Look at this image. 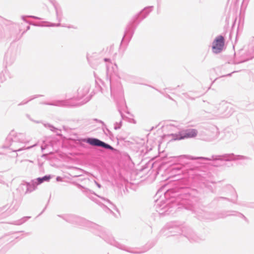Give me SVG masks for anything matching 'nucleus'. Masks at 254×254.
Wrapping results in <instances>:
<instances>
[{
  "instance_id": "4",
  "label": "nucleus",
  "mask_w": 254,
  "mask_h": 254,
  "mask_svg": "<svg viewBox=\"0 0 254 254\" xmlns=\"http://www.w3.org/2000/svg\"><path fill=\"white\" fill-rule=\"evenodd\" d=\"M103 60L108 63L106 64L107 85L103 83L102 84L103 87H101V91L102 93L106 94L110 90L111 96L116 102L122 119L124 120L125 116L123 115L122 110L126 108L127 105L124 98V91L121 83L114 80L116 76L117 66L116 64H113L109 58H104Z\"/></svg>"
},
{
  "instance_id": "9",
  "label": "nucleus",
  "mask_w": 254,
  "mask_h": 254,
  "mask_svg": "<svg viewBox=\"0 0 254 254\" xmlns=\"http://www.w3.org/2000/svg\"><path fill=\"white\" fill-rule=\"evenodd\" d=\"M73 184L78 189H80L82 193L86 197L97 204L106 207L111 212H112V210L118 211L116 206L112 203L108 199L97 195L93 190L85 188L77 183L74 182Z\"/></svg>"
},
{
  "instance_id": "35",
  "label": "nucleus",
  "mask_w": 254,
  "mask_h": 254,
  "mask_svg": "<svg viewBox=\"0 0 254 254\" xmlns=\"http://www.w3.org/2000/svg\"><path fill=\"white\" fill-rule=\"evenodd\" d=\"M227 187L231 191L232 193L236 196V198H237V195L236 194V191H235L234 188L231 186H228Z\"/></svg>"
},
{
  "instance_id": "28",
  "label": "nucleus",
  "mask_w": 254,
  "mask_h": 254,
  "mask_svg": "<svg viewBox=\"0 0 254 254\" xmlns=\"http://www.w3.org/2000/svg\"><path fill=\"white\" fill-rule=\"evenodd\" d=\"M43 95H35L34 96H33L32 98H30L28 100H24L23 101H22L19 104H18V106H21V105H25V104H27L28 102H29L30 101L33 100V99H35V98H38L39 97H41Z\"/></svg>"
},
{
  "instance_id": "23",
  "label": "nucleus",
  "mask_w": 254,
  "mask_h": 254,
  "mask_svg": "<svg viewBox=\"0 0 254 254\" xmlns=\"http://www.w3.org/2000/svg\"><path fill=\"white\" fill-rule=\"evenodd\" d=\"M52 176L50 175H45L42 177H39L37 178L36 182L38 185H40L44 182H49Z\"/></svg>"
},
{
  "instance_id": "39",
  "label": "nucleus",
  "mask_w": 254,
  "mask_h": 254,
  "mask_svg": "<svg viewBox=\"0 0 254 254\" xmlns=\"http://www.w3.org/2000/svg\"><path fill=\"white\" fill-rule=\"evenodd\" d=\"M56 180L57 181H62V178L61 177H57L56 178Z\"/></svg>"
},
{
  "instance_id": "25",
  "label": "nucleus",
  "mask_w": 254,
  "mask_h": 254,
  "mask_svg": "<svg viewBox=\"0 0 254 254\" xmlns=\"http://www.w3.org/2000/svg\"><path fill=\"white\" fill-rule=\"evenodd\" d=\"M227 200L229 201H231L233 203H236V199H230L227 197H222V196H219V197H215L213 200V202L214 203H216V202H218L220 201H221V200Z\"/></svg>"
},
{
  "instance_id": "46",
  "label": "nucleus",
  "mask_w": 254,
  "mask_h": 254,
  "mask_svg": "<svg viewBox=\"0 0 254 254\" xmlns=\"http://www.w3.org/2000/svg\"><path fill=\"white\" fill-rule=\"evenodd\" d=\"M161 190H159L157 193H160L161 192Z\"/></svg>"
},
{
  "instance_id": "33",
  "label": "nucleus",
  "mask_w": 254,
  "mask_h": 254,
  "mask_svg": "<svg viewBox=\"0 0 254 254\" xmlns=\"http://www.w3.org/2000/svg\"><path fill=\"white\" fill-rule=\"evenodd\" d=\"M250 59L248 58V59H242L240 60H237L236 59L234 60V64H239L240 63H244L246 61H247L248 60H249Z\"/></svg>"
},
{
  "instance_id": "50",
  "label": "nucleus",
  "mask_w": 254,
  "mask_h": 254,
  "mask_svg": "<svg viewBox=\"0 0 254 254\" xmlns=\"http://www.w3.org/2000/svg\"><path fill=\"white\" fill-rule=\"evenodd\" d=\"M168 97L169 99H171V97L169 95H168Z\"/></svg>"
},
{
  "instance_id": "29",
  "label": "nucleus",
  "mask_w": 254,
  "mask_h": 254,
  "mask_svg": "<svg viewBox=\"0 0 254 254\" xmlns=\"http://www.w3.org/2000/svg\"><path fill=\"white\" fill-rule=\"evenodd\" d=\"M31 17L35 19H40V18L38 17L35 16H32V15H28V16H24L23 15L21 16L22 19L25 22L28 23V21L26 19V17Z\"/></svg>"
},
{
  "instance_id": "12",
  "label": "nucleus",
  "mask_w": 254,
  "mask_h": 254,
  "mask_svg": "<svg viewBox=\"0 0 254 254\" xmlns=\"http://www.w3.org/2000/svg\"><path fill=\"white\" fill-rule=\"evenodd\" d=\"M19 232H16L12 234H7L0 238V254H5L6 252L17 242L15 241L19 238L17 234Z\"/></svg>"
},
{
  "instance_id": "11",
  "label": "nucleus",
  "mask_w": 254,
  "mask_h": 254,
  "mask_svg": "<svg viewBox=\"0 0 254 254\" xmlns=\"http://www.w3.org/2000/svg\"><path fill=\"white\" fill-rule=\"evenodd\" d=\"M212 107L213 109L210 113L218 117L228 118L234 112L231 105L225 101H222L215 106H212Z\"/></svg>"
},
{
  "instance_id": "14",
  "label": "nucleus",
  "mask_w": 254,
  "mask_h": 254,
  "mask_svg": "<svg viewBox=\"0 0 254 254\" xmlns=\"http://www.w3.org/2000/svg\"><path fill=\"white\" fill-rule=\"evenodd\" d=\"M81 141L86 142L93 146L100 147L106 150L115 151L116 149L110 144L94 137H88L81 139Z\"/></svg>"
},
{
  "instance_id": "26",
  "label": "nucleus",
  "mask_w": 254,
  "mask_h": 254,
  "mask_svg": "<svg viewBox=\"0 0 254 254\" xmlns=\"http://www.w3.org/2000/svg\"><path fill=\"white\" fill-rule=\"evenodd\" d=\"M193 93H194L193 92H188V93H184L183 95L187 98H189V99H190L191 100H194L195 98L199 97V95L193 96L192 95H193Z\"/></svg>"
},
{
  "instance_id": "45",
  "label": "nucleus",
  "mask_w": 254,
  "mask_h": 254,
  "mask_svg": "<svg viewBox=\"0 0 254 254\" xmlns=\"http://www.w3.org/2000/svg\"><path fill=\"white\" fill-rule=\"evenodd\" d=\"M68 28H74L72 26H69L67 27Z\"/></svg>"
},
{
  "instance_id": "16",
  "label": "nucleus",
  "mask_w": 254,
  "mask_h": 254,
  "mask_svg": "<svg viewBox=\"0 0 254 254\" xmlns=\"http://www.w3.org/2000/svg\"><path fill=\"white\" fill-rule=\"evenodd\" d=\"M225 39L223 36H217L212 43V51L215 54L220 53L224 45Z\"/></svg>"
},
{
  "instance_id": "32",
  "label": "nucleus",
  "mask_w": 254,
  "mask_h": 254,
  "mask_svg": "<svg viewBox=\"0 0 254 254\" xmlns=\"http://www.w3.org/2000/svg\"><path fill=\"white\" fill-rule=\"evenodd\" d=\"M87 60L89 62V63L90 64L91 66L95 68L96 67V64L94 63V62L93 61L92 58H89L87 57Z\"/></svg>"
},
{
  "instance_id": "30",
  "label": "nucleus",
  "mask_w": 254,
  "mask_h": 254,
  "mask_svg": "<svg viewBox=\"0 0 254 254\" xmlns=\"http://www.w3.org/2000/svg\"><path fill=\"white\" fill-rule=\"evenodd\" d=\"M27 182L21 183L19 187V189L22 190L24 192L27 191Z\"/></svg>"
},
{
  "instance_id": "43",
  "label": "nucleus",
  "mask_w": 254,
  "mask_h": 254,
  "mask_svg": "<svg viewBox=\"0 0 254 254\" xmlns=\"http://www.w3.org/2000/svg\"><path fill=\"white\" fill-rule=\"evenodd\" d=\"M30 28V26H27V28H26V31H27V30H29Z\"/></svg>"
},
{
  "instance_id": "2",
  "label": "nucleus",
  "mask_w": 254,
  "mask_h": 254,
  "mask_svg": "<svg viewBox=\"0 0 254 254\" xmlns=\"http://www.w3.org/2000/svg\"><path fill=\"white\" fill-rule=\"evenodd\" d=\"M57 216L68 223L78 225L81 227L90 229L93 233L100 237L106 243L119 249L131 254H139L145 253L154 245V244L149 243H147L140 250L131 251L130 248L117 242L109 230L96 223L74 214H64L58 215Z\"/></svg>"
},
{
  "instance_id": "22",
  "label": "nucleus",
  "mask_w": 254,
  "mask_h": 254,
  "mask_svg": "<svg viewBox=\"0 0 254 254\" xmlns=\"http://www.w3.org/2000/svg\"><path fill=\"white\" fill-rule=\"evenodd\" d=\"M225 139L228 142L232 141L237 138V135L233 132H227L225 134Z\"/></svg>"
},
{
  "instance_id": "47",
  "label": "nucleus",
  "mask_w": 254,
  "mask_h": 254,
  "mask_svg": "<svg viewBox=\"0 0 254 254\" xmlns=\"http://www.w3.org/2000/svg\"><path fill=\"white\" fill-rule=\"evenodd\" d=\"M30 24H32V23H30ZM32 25H35V26L37 25V24H35V23L32 24Z\"/></svg>"
},
{
  "instance_id": "21",
  "label": "nucleus",
  "mask_w": 254,
  "mask_h": 254,
  "mask_svg": "<svg viewBox=\"0 0 254 254\" xmlns=\"http://www.w3.org/2000/svg\"><path fill=\"white\" fill-rule=\"evenodd\" d=\"M184 172L183 168L180 166H173L170 169L171 175L177 176L181 175Z\"/></svg>"
},
{
  "instance_id": "52",
  "label": "nucleus",
  "mask_w": 254,
  "mask_h": 254,
  "mask_svg": "<svg viewBox=\"0 0 254 254\" xmlns=\"http://www.w3.org/2000/svg\"><path fill=\"white\" fill-rule=\"evenodd\" d=\"M248 0H243V2H244V1H248Z\"/></svg>"
},
{
  "instance_id": "40",
  "label": "nucleus",
  "mask_w": 254,
  "mask_h": 254,
  "mask_svg": "<svg viewBox=\"0 0 254 254\" xmlns=\"http://www.w3.org/2000/svg\"><path fill=\"white\" fill-rule=\"evenodd\" d=\"M0 80H1V82H3L4 80H5V78H2L1 77V75H0Z\"/></svg>"
},
{
  "instance_id": "19",
  "label": "nucleus",
  "mask_w": 254,
  "mask_h": 254,
  "mask_svg": "<svg viewBox=\"0 0 254 254\" xmlns=\"http://www.w3.org/2000/svg\"><path fill=\"white\" fill-rule=\"evenodd\" d=\"M6 207V206H5L3 208L0 209V219L7 216L15 212L18 208L19 205L15 204L12 208H8L4 212L3 210L5 209Z\"/></svg>"
},
{
  "instance_id": "24",
  "label": "nucleus",
  "mask_w": 254,
  "mask_h": 254,
  "mask_svg": "<svg viewBox=\"0 0 254 254\" xmlns=\"http://www.w3.org/2000/svg\"><path fill=\"white\" fill-rule=\"evenodd\" d=\"M29 218H30V216L23 217V218H22L19 220L14 221L10 223V224L15 225H22V224H23L24 223H25L26 221H27Z\"/></svg>"
},
{
  "instance_id": "5",
  "label": "nucleus",
  "mask_w": 254,
  "mask_h": 254,
  "mask_svg": "<svg viewBox=\"0 0 254 254\" xmlns=\"http://www.w3.org/2000/svg\"><path fill=\"white\" fill-rule=\"evenodd\" d=\"M178 161L182 163L189 165V163L184 161V160H194L200 159L206 161H213V163L212 166L215 167H220L223 165L224 161H238V164L244 165L246 164V162L247 161L251 160V158L248 156L242 155H236L234 153H226L219 155H212L211 158L198 157H193L189 155H180L177 157Z\"/></svg>"
},
{
  "instance_id": "15",
  "label": "nucleus",
  "mask_w": 254,
  "mask_h": 254,
  "mask_svg": "<svg viewBox=\"0 0 254 254\" xmlns=\"http://www.w3.org/2000/svg\"><path fill=\"white\" fill-rule=\"evenodd\" d=\"M197 131L195 129L191 128L179 132L178 133L171 134L173 140H181L185 138L193 137L196 136Z\"/></svg>"
},
{
  "instance_id": "51",
  "label": "nucleus",
  "mask_w": 254,
  "mask_h": 254,
  "mask_svg": "<svg viewBox=\"0 0 254 254\" xmlns=\"http://www.w3.org/2000/svg\"><path fill=\"white\" fill-rule=\"evenodd\" d=\"M168 97L169 99H171V97L169 95H168Z\"/></svg>"
},
{
  "instance_id": "48",
  "label": "nucleus",
  "mask_w": 254,
  "mask_h": 254,
  "mask_svg": "<svg viewBox=\"0 0 254 254\" xmlns=\"http://www.w3.org/2000/svg\"><path fill=\"white\" fill-rule=\"evenodd\" d=\"M41 149H42V151L44 149V148L43 147V146H41Z\"/></svg>"
},
{
  "instance_id": "17",
  "label": "nucleus",
  "mask_w": 254,
  "mask_h": 254,
  "mask_svg": "<svg viewBox=\"0 0 254 254\" xmlns=\"http://www.w3.org/2000/svg\"><path fill=\"white\" fill-rule=\"evenodd\" d=\"M16 57V52L12 50H8L5 53L4 58V63L5 66L11 65L14 62Z\"/></svg>"
},
{
  "instance_id": "8",
  "label": "nucleus",
  "mask_w": 254,
  "mask_h": 254,
  "mask_svg": "<svg viewBox=\"0 0 254 254\" xmlns=\"http://www.w3.org/2000/svg\"><path fill=\"white\" fill-rule=\"evenodd\" d=\"M153 6H147L144 8L138 13L134 15L127 25L122 40L121 44L127 45L132 38L135 30L140 22L145 18L152 10Z\"/></svg>"
},
{
  "instance_id": "41",
  "label": "nucleus",
  "mask_w": 254,
  "mask_h": 254,
  "mask_svg": "<svg viewBox=\"0 0 254 254\" xmlns=\"http://www.w3.org/2000/svg\"><path fill=\"white\" fill-rule=\"evenodd\" d=\"M95 120L96 121H97V122H100V123H102V124H104V123H103V122L102 121H99V120H98L97 119H95Z\"/></svg>"
},
{
  "instance_id": "31",
  "label": "nucleus",
  "mask_w": 254,
  "mask_h": 254,
  "mask_svg": "<svg viewBox=\"0 0 254 254\" xmlns=\"http://www.w3.org/2000/svg\"><path fill=\"white\" fill-rule=\"evenodd\" d=\"M122 125V120L119 122H116L114 124V129H116V130L120 129Z\"/></svg>"
},
{
  "instance_id": "3",
  "label": "nucleus",
  "mask_w": 254,
  "mask_h": 254,
  "mask_svg": "<svg viewBox=\"0 0 254 254\" xmlns=\"http://www.w3.org/2000/svg\"><path fill=\"white\" fill-rule=\"evenodd\" d=\"M57 216L68 223L78 225L81 227L90 229L93 233L100 237L106 243L119 249L131 254H139L145 253L154 245V244L149 243H147L140 250L131 251L130 248L117 242L109 230L96 223L74 214H64L58 215Z\"/></svg>"
},
{
  "instance_id": "36",
  "label": "nucleus",
  "mask_w": 254,
  "mask_h": 254,
  "mask_svg": "<svg viewBox=\"0 0 254 254\" xmlns=\"http://www.w3.org/2000/svg\"><path fill=\"white\" fill-rule=\"evenodd\" d=\"M215 136L213 137V138L214 139H215V138H217L218 136V134H219V131H218V129L217 128L215 127Z\"/></svg>"
},
{
  "instance_id": "6",
  "label": "nucleus",
  "mask_w": 254,
  "mask_h": 254,
  "mask_svg": "<svg viewBox=\"0 0 254 254\" xmlns=\"http://www.w3.org/2000/svg\"><path fill=\"white\" fill-rule=\"evenodd\" d=\"M91 88V85L89 83H86L81 85L77 90V93L76 97H74L76 100L80 101L74 104H70L69 100H58L52 102H44L41 103L42 104L64 107L67 106H71L73 107H78L83 105L88 102L91 99V96L88 95Z\"/></svg>"
},
{
  "instance_id": "1",
  "label": "nucleus",
  "mask_w": 254,
  "mask_h": 254,
  "mask_svg": "<svg viewBox=\"0 0 254 254\" xmlns=\"http://www.w3.org/2000/svg\"><path fill=\"white\" fill-rule=\"evenodd\" d=\"M200 193L196 189H191L186 186H178L166 190L164 192V198H160L156 201L154 205L157 212L160 215H169L172 211V207L170 203L173 202L175 198L177 202H181L183 205H186V209L194 211L197 218L203 220H216L225 218L229 216H238L247 220V218L242 213L233 210L224 211L218 213L214 215H211L208 212L203 210H195L194 206L200 200Z\"/></svg>"
},
{
  "instance_id": "27",
  "label": "nucleus",
  "mask_w": 254,
  "mask_h": 254,
  "mask_svg": "<svg viewBox=\"0 0 254 254\" xmlns=\"http://www.w3.org/2000/svg\"><path fill=\"white\" fill-rule=\"evenodd\" d=\"M44 126L46 127L49 128L51 131H52L54 132H57L58 130H59L58 128L55 127L53 125L49 124H44Z\"/></svg>"
},
{
  "instance_id": "49",
  "label": "nucleus",
  "mask_w": 254,
  "mask_h": 254,
  "mask_svg": "<svg viewBox=\"0 0 254 254\" xmlns=\"http://www.w3.org/2000/svg\"><path fill=\"white\" fill-rule=\"evenodd\" d=\"M190 171H193V169H192V168H190Z\"/></svg>"
},
{
  "instance_id": "10",
  "label": "nucleus",
  "mask_w": 254,
  "mask_h": 254,
  "mask_svg": "<svg viewBox=\"0 0 254 254\" xmlns=\"http://www.w3.org/2000/svg\"><path fill=\"white\" fill-rule=\"evenodd\" d=\"M187 228V226H182L177 221H171L167 223L160 231L158 235L159 236H173L184 235V230Z\"/></svg>"
},
{
  "instance_id": "44",
  "label": "nucleus",
  "mask_w": 254,
  "mask_h": 254,
  "mask_svg": "<svg viewBox=\"0 0 254 254\" xmlns=\"http://www.w3.org/2000/svg\"><path fill=\"white\" fill-rule=\"evenodd\" d=\"M235 72V71H233V72H232V73H229V74H228L226 76H231V75L233 73H234V72Z\"/></svg>"
},
{
  "instance_id": "42",
  "label": "nucleus",
  "mask_w": 254,
  "mask_h": 254,
  "mask_svg": "<svg viewBox=\"0 0 254 254\" xmlns=\"http://www.w3.org/2000/svg\"><path fill=\"white\" fill-rule=\"evenodd\" d=\"M3 182V181L1 179V178L0 177V184H1Z\"/></svg>"
},
{
  "instance_id": "37",
  "label": "nucleus",
  "mask_w": 254,
  "mask_h": 254,
  "mask_svg": "<svg viewBox=\"0 0 254 254\" xmlns=\"http://www.w3.org/2000/svg\"><path fill=\"white\" fill-rule=\"evenodd\" d=\"M4 18L0 16V24L4 22Z\"/></svg>"
},
{
  "instance_id": "13",
  "label": "nucleus",
  "mask_w": 254,
  "mask_h": 254,
  "mask_svg": "<svg viewBox=\"0 0 254 254\" xmlns=\"http://www.w3.org/2000/svg\"><path fill=\"white\" fill-rule=\"evenodd\" d=\"M183 237L186 238L190 243H201L205 240L204 235L196 233L191 228L187 226L184 230Z\"/></svg>"
},
{
  "instance_id": "38",
  "label": "nucleus",
  "mask_w": 254,
  "mask_h": 254,
  "mask_svg": "<svg viewBox=\"0 0 254 254\" xmlns=\"http://www.w3.org/2000/svg\"><path fill=\"white\" fill-rule=\"evenodd\" d=\"M95 184L96 185V186H97L98 188H101V185L99 183H98L96 181H95Z\"/></svg>"
},
{
  "instance_id": "34",
  "label": "nucleus",
  "mask_w": 254,
  "mask_h": 254,
  "mask_svg": "<svg viewBox=\"0 0 254 254\" xmlns=\"http://www.w3.org/2000/svg\"><path fill=\"white\" fill-rule=\"evenodd\" d=\"M232 4L234 5V8L237 9L239 6V0H232Z\"/></svg>"
},
{
  "instance_id": "18",
  "label": "nucleus",
  "mask_w": 254,
  "mask_h": 254,
  "mask_svg": "<svg viewBox=\"0 0 254 254\" xmlns=\"http://www.w3.org/2000/svg\"><path fill=\"white\" fill-rule=\"evenodd\" d=\"M54 8L55 9L56 13V17L57 20L59 22V23L57 24L55 23H51L50 25H49V26H52V27H58L61 25V24L60 22L61 21L63 16V11L60 5L58 4H54Z\"/></svg>"
},
{
  "instance_id": "7",
  "label": "nucleus",
  "mask_w": 254,
  "mask_h": 254,
  "mask_svg": "<svg viewBox=\"0 0 254 254\" xmlns=\"http://www.w3.org/2000/svg\"><path fill=\"white\" fill-rule=\"evenodd\" d=\"M28 142L25 134L12 130L6 137L3 148H9L13 152H18L29 149L37 145V143H35L32 145L26 146V145Z\"/></svg>"
},
{
  "instance_id": "20",
  "label": "nucleus",
  "mask_w": 254,
  "mask_h": 254,
  "mask_svg": "<svg viewBox=\"0 0 254 254\" xmlns=\"http://www.w3.org/2000/svg\"><path fill=\"white\" fill-rule=\"evenodd\" d=\"M38 184L35 180H32L31 182H27V191H25L24 193L27 194L31 193L36 190Z\"/></svg>"
}]
</instances>
